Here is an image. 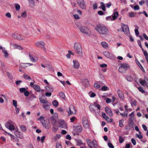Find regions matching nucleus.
Masks as SVG:
<instances>
[{"label":"nucleus","instance_id":"20","mask_svg":"<svg viewBox=\"0 0 148 148\" xmlns=\"http://www.w3.org/2000/svg\"><path fill=\"white\" fill-rule=\"evenodd\" d=\"M73 68L75 69H78L79 66V62L76 60H74L73 61Z\"/></svg>","mask_w":148,"mask_h":148},{"label":"nucleus","instance_id":"31","mask_svg":"<svg viewBox=\"0 0 148 148\" xmlns=\"http://www.w3.org/2000/svg\"><path fill=\"white\" fill-rule=\"evenodd\" d=\"M118 16V13L117 12H116L112 14V18L114 20L116 19Z\"/></svg>","mask_w":148,"mask_h":148},{"label":"nucleus","instance_id":"21","mask_svg":"<svg viewBox=\"0 0 148 148\" xmlns=\"http://www.w3.org/2000/svg\"><path fill=\"white\" fill-rule=\"evenodd\" d=\"M117 92L119 97L121 99H123L124 98V96L122 91L119 89L117 90Z\"/></svg>","mask_w":148,"mask_h":148},{"label":"nucleus","instance_id":"22","mask_svg":"<svg viewBox=\"0 0 148 148\" xmlns=\"http://www.w3.org/2000/svg\"><path fill=\"white\" fill-rule=\"evenodd\" d=\"M89 109L92 112H95L96 106L95 103H94L93 104H90L89 106Z\"/></svg>","mask_w":148,"mask_h":148},{"label":"nucleus","instance_id":"14","mask_svg":"<svg viewBox=\"0 0 148 148\" xmlns=\"http://www.w3.org/2000/svg\"><path fill=\"white\" fill-rule=\"evenodd\" d=\"M103 55L108 58H111L113 57V55L108 51H105L103 52Z\"/></svg>","mask_w":148,"mask_h":148},{"label":"nucleus","instance_id":"35","mask_svg":"<svg viewBox=\"0 0 148 148\" xmlns=\"http://www.w3.org/2000/svg\"><path fill=\"white\" fill-rule=\"evenodd\" d=\"M105 119L108 122H109V123L112 122L113 121V120L112 118H109L108 116L106 117V119Z\"/></svg>","mask_w":148,"mask_h":148},{"label":"nucleus","instance_id":"42","mask_svg":"<svg viewBox=\"0 0 148 148\" xmlns=\"http://www.w3.org/2000/svg\"><path fill=\"white\" fill-rule=\"evenodd\" d=\"M124 140V139L123 137L121 136H119V142L120 143H122Z\"/></svg>","mask_w":148,"mask_h":148},{"label":"nucleus","instance_id":"57","mask_svg":"<svg viewBox=\"0 0 148 148\" xmlns=\"http://www.w3.org/2000/svg\"><path fill=\"white\" fill-rule=\"evenodd\" d=\"M56 148H62L61 145L59 143H56Z\"/></svg>","mask_w":148,"mask_h":148},{"label":"nucleus","instance_id":"9","mask_svg":"<svg viewBox=\"0 0 148 148\" xmlns=\"http://www.w3.org/2000/svg\"><path fill=\"white\" fill-rule=\"evenodd\" d=\"M74 130L73 132H74V135L78 134L82 132V128L81 126H77L74 127Z\"/></svg>","mask_w":148,"mask_h":148},{"label":"nucleus","instance_id":"41","mask_svg":"<svg viewBox=\"0 0 148 148\" xmlns=\"http://www.w3.org/2000/svg\"><path fill=\"white\" fill-rule=\"evenodd\" d=\"M139 133L140 134H136V136L138 137L140 139H141L143 138V136L142 134H141V133L140 131H139Z\"/></svg>","mask_w":148,"mask_h":148},{"label":"nucleus","instance_id":"33","mask_svg":"<svg viewBox=\"0 0 148 148\" xmlns=\"http://www.w3.org/2000/svg\"><path fill=\"white\" fill-rule=\"evenodd\" d=\"M20 128L23 132H25L26 131V128L23 125H21L20 126Z\"/></svg>","mask_w":148,"mask_h":148},{"label":"nucleus","instance_id":"36","mask_svg":"<svg viewBox=\"0 0 148 148\" xmlns=\"http://www.w3.org/2000/svg\"><path fill=\"white\" fill-rule=\"evenodd\" d=\"M59 95L63 99H65V94L64 93L62 92H61L59 93Z\"/></svg>","mask_w":148,"mask_h":148},{"label":"nucleus","instance_id":"19","mask_svg":"<svg viewBox=\"0 0 148 148\" xmlns=\"http://www.w3.org/2000/svg\"><path fill=\"white\" fill-rule=\"evenodd\" d=\"M82 82L84 86L87 87L89 85V83L88 80L87 79H83L82 80Z\"/></svg>","mask_w":148,"mask_h":148},{"label":"nucleus","instance_id":"37","mask_svg":"<svg viewBox=\"0 0 148 148\" xmlns=\"http://www.w3.org/2000/svg\"><path fill=\"white\" fill-rule=\"evenodd\" d=\"M143 53L145 56V58L146 59L147 62H148V54L147 51H144Z\"/></svg>","mask_w":148,"mask_h":148},{"label":"nucleus","instance_id":"17","mask_svg":"<svg viewBox=\"0 0 148 148\" xmlns=\"http://www.w3.org/2000/svg\"><path fill=\"white\" fill-rule=\"evenodd\" d=\"M60 126L64 129H66L67 127V125L65 122L63 121H61L59 122Z\"/></svg>","mask_w":148,"mask_h":148},{"label":"nucleus","instance_id":"49","mask_svg":"<svg viewBox=\"0 0 148 148\" xmlns=\"http://www.w3.org/2000/svg\"><path fill=\"white\" fill-rule=\"evenodd\" d=\"M51 95V92H47L45 93V95L46 97H50Z\"/></svg>","mask_w":148,"mask_h":148},{"label":"nucleus","instance_id":"54","mask_svg":"<svg viewBox=\"0 0 148 148\" xmlns=\"http://www.w3.org/2000/svg\"><path fill=\"white\" fill-rule=\"evenodd\" d=\"M12 102H13V106L15 107H16L17 106V101L16 100H13L12 101Z\"/></svg>","mask_w":148,"mask_h":148},{"label":"nucleus","instance_id":"26","mask_svg":"<svg viewBox=\"0 0 148 148\" xmlns=\"http://www.w3.org/2000/svg\"><path fill=\"white\" fill-rule=\"evenodd\" d=\"M34 89L37 91L39 92L40 90V87L38 85L36 84L34 85L33 86Z\"/></svg>","mask_w":148,"mask_h":148},{"label":"nucleus","instance_id":"10","mask_svg":"<svg viewBox=\"0 0 148 148\" xmlns=\"http://www.w3.org/2000/svg\"><path fill=\"white\" fill-rule=\"evenodd\" d=\"M77 3L80 8L83 9L86 8V5L84 0H77Z\"/></svg>","mask_w":148,"mask_h":148},{"label":"nucleus","instance_id":"48","mask_svg":"<svg viewBox=\"0 0 148 148\" xmlns=\"http://www.w3.org/2000/svg\"><path fill=\"white\" fill-rule=\"evenodd\" d=\"M14 47L19 50L22 49V47L18 45H15Z\"/></svg>","mask_w":148,"mask_h":148},{"label":"nucleus","instance_id":"59","mask_svg":"<svg viewBox=\"0 0 148 148\" xmlns=\"http://www.w3.org/2000/svg\"><path fill=\"white\" fill-rule=\"evenodd\" d=\"M26 89L25 88H20L19 89V90L20 92H25L26 91Z\"/></svg>","mask_w":148,"mask_h":148},{"label":"nucleus","instance_id":"62","mask_svg":"<svg viewBox=\"0 0 148 148\" xmlns=\"http://www.w3.org/2000/svg\"><path fill=\"white\" fill-rule=\"evenodd\" d=\"M105 5L107 8H109L111 6V4L110 2H109L108 3L106 4Z\"/></svg>","mask_w":148,"mask_h":148},{"label":"nucleus","instance_id":"40","mask_svg":"<svg viewBox=\"0 0 148 148\" xmlns=\"http://www.w3.org/2000/svg\"><path fill=\"white\" fill-rule=\"evenodd\" d=\"M23 76L25 79H28L29 80H32L31 78L27 75L24 74L23 75Z\"/></svg>","mask_w":148,"mask_h":148},{"label":"nucleus","instance_id":"30","mask_svg":"<svg viewBox=\"0 0 148 148\" xmlns=\"http://www.w3.org/2000/svg\"><path fill=\"white\" fill-rule=\"evenodd\" d=\"M40 100L41 103L44 104H46L48 102L46 98H45V99H43L41 98L40 99Z\"/></svg>","mask_w":148,"mask_h":148},{"label":"nucleus","instance_id":"47","mask_svg":"<svg viewBox=\"0 0 148 148\" xmlns=\"http://www.w3.org/2000/svg\"><path fill=\"white\" fill-rule=\"evenodd\" d=\"M106 19L108 21H112L114 20V19L112 18V16H111L106 17Z\"/></svg>","mask_w":148,"mask_h":148},{"label":"nucleus","instance_id":"3","mask_svg":"<svg viewBox=\"0 0 148 148\" xmlns=\"http://www.w3.org/2000/svg\"><path fill=\"white\" fill-rule=\"evenodd\" d=\"M74 48L77 54L81 56L82 54V49L81 44L78 42H76L74 44Z\"/></svg>","mask_w":148,"mask_h":148},{"label":"nucleus","instance_id":"24","mask_svg":"<svg viewBox=\"0 0 148 148\" xmlns=\"http://www.w3.org/2000/svg\"><path fill=\"white\" fill-rule=\"evenodd\" d=\"M102 83L99 82L98 83H95L94 85V86L95 88H100L101 86Z\"/></svg>","mask_w":148,"mask_h":148},{"label":"nucleus","instance_id":"27","mask_svg":"<svg viewBox=\"0 0 148 148\" xmlns=\"http://www.w3.org/2000/svg\"><path fill=\"white\" fill-rule=\"evenodd\" d=\"M2 52L4 54V56L5 58H7L8 57L9 54L5 49H4L3 51H2Z\"/></svg>","mask_w":148,"mask_h":148},{"label":"nucleus","instance_id":"45","mask_svg":"<svg viewBox=\"0 0 148 148\" xmlns=\"http://www.w3.org/2000/svg\"><path fill=\"white\" fill-rule=\"evenodd\" d=\"M92 144H93V145L94 148L96 147L97 146V145L96 143V141L95 140H92Z\"/></svg>","mask_w":148,"mask_h":148},{"label":"nucleus","instance_id":"4","mask_svg":"<svg viewBox=\"0 0 148 148\" xmlns=\"http://www.w3.org/2000/svg\"><path fill=\"white\" fill-rule=\"evenodd\" d=\"M120 65L119 71L121 73H124L129 68V65L126 63L120 64Z\"/></svg>","mask_w":148,"mask_h":148},{"label":"nucleus","instance_id":"50","mask_svg":"<svg viewBox=\"0 0 148 148\" xmlns=\"http://www.w3.org/2000/svg\"><path fill=\"white\" fill-rule=\"evenodd\" d=\"M127 79L128 81L130 82L132 81L133 80V78L131 76H129L127 77Z\"/></svg>","mask_w":148,"mask_h":148},{"label":"nucleus","instance_id":"51","mask_svg":"<svg viewBox=\"0 0 148 148\" xmlns=\"http://www.w3.org/2000/svg\"><path fill=\"white\" fill-rule=\"evenodd\" d=\"M138 89L142 93H144L145 92V91L143 90L142 88L141 87H139L138 88Z\"/></svg>","mask_w":148,"mask_h":148},{"label":"nucleus","instance_id":"58","mask_svg":"<svg viewBox=\"0 0 148 148\" xmlns=\"http://www.w3.org/2000/svg\"><path fill=\"white\" fill-rule=\"evenodd\" d=\"M131 142L134 145H135L136 144V141L134 138H132V139Z\"/></svg>","mask_w":148,"mask_h":148},{"label":"nucleus","instance_id":"8","mask_svg":"<svg viewBox=\"0 0 148 148\" xmlns=\"http://www.w3.org/2000/svg\"><path fill=\"white\" fill-rule=\"evenodd\" d=\"M77 27L80 32L82 33L86 34H88V29L86 26H79Z\"/></svg>","mask_w":148,"mask_h":148},{"label":"nucleus","instance_id":"6","mask_svg":"<svg viewBox=\"0 0 148 148\" xmlns=\"http://www.w3.org/2000/svg\"><path fill=\"white\" fill-rule=\"evenodd\" d=\"M69 115H70L72 114H75L76 112V110L74 106L71 105L69 107L66 109Z\"/></svg>","mask_w":148,"mask_h":148},{"label":"nucleus","instance_id":"12","mask_svg":"<svg viewBox=\"0 0 148 148\" xmlns=\"http://www.w3.org/2000/svg\"><path fill=\"white\" fill-rule=\"evenodd\" d=\"M83 124L84 127L86 128H88L89 126L88 122L86 118H84L82 120Z\"/></svg>","mask_w":148,"mask_h":148},{"label":"nucleus","instance_id":"44","mask_svg":"<svg viewBox=\"0 0 148 148\" xmlns=\"http://www.w3.org/2000/svg\"><path fill=\"white\" fill-rule=\"evenodd\" d=\"M12 137H11L13 140L16 142H18L19 141V140L17 138L15 137L14 135L12 136Z\"/></svg>","mask_w":148,"mask_h":148},{"label":"nucleus","instance_id":"11","mask_svg":"<svg viewBox=\"0 0 148 148\" xmlns=\"http://www.w3.org/2000/svg\"><path fill=\"white\" fill-rule=\"evenodd\" d=\"M139 82L142 86H144L145 84L148 89V79L147 77H145L144 80L140 79H139Z\"/></svg>","mask_w":148,"mask_h":148},{"label":"nucleus","instance_id":"38","mask_svg":"<svg viewBox=\"0 0 148 148\" xmlns=\"http://www.w3.org/2000/svg\"><path fill=\"white\" fill-rule=\"evenodd\" d=\"M138 63H137V64L138 66H139V67H140V69H141V70H142L144 73H145V71L144 70L142 66V65L140 64L139 62L138 61Z\"/></svg>","mask_w":148,"mask_h":148},{"label":"nucleus","instance_id":"18","mask_svg":"<svg viewBox=\"0 0 148 148\" xmlns=\"http://www.w3.org/2000/svg\"><path fill=\"white\" fill-rule=\"evenodd\" d=\"M42 125L45 128L47 129H49L51 127V125L50 124L47 122L46 121L44 122L43 123H42Z\"/></svg>","mask_w":148,"mask_h":148},{"label":"nucleus","instance_id":"32","mask_svg":"<svg viewBox=\"0 0 148 148\" xmlns=\"http://www.w3.org/2000/svg\"><path fill=\"white\" fill-rule=\"evenodd\" d=\"M37 120L40 121L42 123L45 121L44 120V117L42 116H40L39 118L37 119Z\"/></svg>","mask_w":148,"mask_h":148},{"label":"nucleus","instance_id":"52","mask_svg":"<svg viewBox=\"0 0 148 148\" xmlns=\"http://www.w3.org/2000/svg\"><path fill=\"white\" fill-rule=\"evenodd\" d=\"M123 120H120L119 121V126L121 127H123Z\"/></svg>","mask_w":148,"mask_h":148},{"label":"nucleus","instance_id":"13","mask_svg":"<svg viewBox=\"0 0 148 148\" xmlns=\"http://www.w3.org/2000/svg\"><path fill=\"white\" fill-rule=\"evenodd\" d=\"M12 36L13 38L17 39H23V38H21V35L20 34H19L17 33H15L14 34H12Z\"/></svg>","mask_w":148,"mask_h":148},{"label":"nucleus","instance_id":"53","mask_svg":"<svg viewBox=\"0 0 148 148\" xmlns=\"http://www.w3.org/2000/svg\"><path fill=\"white\" fill-rule=\"evenodd\" d=\"M131 104L132 106H136V102L135 100H134L132 102H131Z\"/></svg>","mask_w":148,"mask_h":148},{"label":"nucleus","instance_id":"56","mask_svg":"<svg viewBox=\"0 0 148 148\" xmlns=\"http://www.w3.org/2000/svg\"><path fill=\"white\" fill-rule=\"evenodd\" d=\"M108 88L107 86H103L102 87L101 89L102 90L105 91H106V90H107Z\"/></svg>","mask_w":148,"mask_h":148},{"label":"nucleus","instance_id":"29","mask_svg":"<svg viewBox=\"0 0 148 148\" xmlns=\"http://www.w3.org/2000/svg\"><path fill=\"white\" fill-rule=\"evenodd\" d=\"M86 141L88 146L90 148H92V142L91 141L88 139H87L86 140Z\"/></svg>","mask_w":148,"mask_h":148},{"label":"nucleus","instance_id":"39","mask_svg":"<svg viewBox=\"0 0 148 148\" xmlns=\"http://www.w3.org/2000/svg\"><path fill=\"white\" fill-rule=\"evenodd\" d=\"M101 6L102 8V10L103 11H105L106 10V9H105V5L102 2H101Z\"/></svg>","mask_w":148,"mask_h":148},{"label":"nucleus","instance_id":"1","mask_svg":"<svg viewBox=\"0 0 148 148\" xmlns=\"http://www.w3.org/2000/svg\"><path fill=\"white\" fill-rule=\"evenodd\" d=\"M12 124V121L11 120H9L5 123V126L7 128L10 130H15L14 132V134L17 137L21 139L23 138V136L22 133L18 131V128L17 127L15 128L14 126Z\"/></svg>","mask_w":148,"mask_h":148},{"label":"nucleus","instance_id":"63","mask_svg":"<svg viewBox=\"0 0 148 148\" xmlns=\"http://www.w3.org/2000/svg\"><path fill=\"white\" fill-rule=\"evenodd\" d=\"M108 145L109 147L110 148H114V147L112 144L111 143H109L108 144Z\"/></svg>","mask_w":148,"mask_h":148},{"label":"nucleus","instance_id":"23","mask_svg":"<svg viewBox=\"0 0 148 148\" xmlns=\"http://www.w3.org/2000/svg\"><path fill=\"white\" fill-rule=\"evenodd\" d=\"M101 45L104 48L107 49L108 48V44L104 42L103 41L101 42Z\"/></svg>","mask_w":148,"mask_h":148},{"label":"nucleus","instance_id":"55","mask_svg":"<svg viewBox=\"0 0 148 148\" xmlns=\"http://www.w3.org/2000/svg\"><path fill=\"white\" fill-rule=\"evenodd\" d=\"M129 16L130 17H133L134 16V13L133 12H131L129 13Z\"/></svg>","mask_w":148,"mask_h":148},{"label":"nucleus","instance_id":"43","mask_svg":"<svg viewBox=\"0 0 148 148\" xmlns=\"http://www.w3.org/2000/svg\"><path fill=\"white\" fill-rule=\"evenodd\" d=\"M20 66L22 68H25V67H27L28 66L27 65V63H22L21 64Z\"/></svg>","mask_w":148,"mask_h":148},{"label":"nucleus","instance_id":"60","mask_svg":"<svg viewBox=\"0 0 148 148\" xmlns=\"http://www.w3.org/2000/svg\"><path fill=\"white\" fill-rule=\"evenodd\" d=\"M5 16L9 18H11V15L9 12H8L5 14Z\"/></svg>","mask_w":148,"mask_h":148},{"label":"nucleus","instance_id":"7","mask_svg":"<svg viewBox=\"0 0 148 148\" xmlns=\"http://www.w3.org/2000/svg\"><path fill=\"white\" fill-rule=\"evenodd\" d=\"M45 43L42 41H38L36 42L35 45L36 47L41 48L45 51H46V49L45 47Z\"/></svg>","mask_w":148,"mask_h":148},{"label":"nucleus","instance_id":"2","mask_svg":"<svg viewBox=\"0 0 148 148\" xmlns=\"http://www.w3.org/2000/svg\"><path fill=\"white\" fill-rule=\"evenodd\" d=\"M95 29L100 34L106 36L108 35L109 31L107 27L103 25H98L95 27Z\"/></svg>","mask_w":148,"mask_h":148},{"label":"nucleus","instance_id":"25","mask_svg":"<svg viewBox=\"0 0 148 148\" xmlns=\"http://www.w3.org/2000/svg\"><path fill=\"white\" fill-rule=\"evenodd\" d=\"M29 5L32 7H33L35 5V0H28Z\"/></svg>","mask_w":148,"mask_h":148},{"label":"nucleus","instance_id":"46","mask_svg":"<svg viewBox=\"0 0 148 148\" xmlns=\"http://www.w3.org/2000/svg\"><path fill=\"white\" fill-rule=\"evenodd\" d=\"M15 8L17 11H18L19 10L20 8V5L17 3L15 4Z\"/></svg>","mask_w":148,"mask_h":148},{"label":"nucleus","instance_id":"61","mask_svg":"<svg viewBox=\"0 0 148 148\" xmlns=\"http://www.w3.org/2000/svg\"><path fill=\"white\" fill-rule=\"evenodd\" d=\"M133 8L134 10H137L139 9V7L138 5H136L134 6V7Z\"/></svg>","mask_w":148,"mask_h":148},{"label":"nucleus","instance_id":"28","mask_svg":"<svg viewBox=\"0 0 148 148\" xmlns=\"http://www.w3.org/2000/svg\"><path fill=\"white\" fill-rule=\"evenodd\" d=\"M29 57L30 60L33 62H36L38 60L37 58H33L32 56L30 54H29Z\"/></svg>","mask_w":148,"mask_h":148},{"label":"nucleus","instance_id":"16","mask_svg":"<svg viewBox=\"0 0 148 148\" xmlns=\"http://www.w3.org/2000/svg\"><path fill=\"white\" fill-rule=\"evenodd\" d=\"M105 110L107 114L109 116H113V113L112 111L110 108L108 107H106L105 108Z\"/></svg>","mask_w":148,"mask_h":148},{"label":"nucleus","instance_id":"64","mask_svg":"<svg viewBox=\"0 0 148 148\" xmlns=\"http://www.w3.org/2000/svg\"><path fill=\"white\" fill-rule=\"evenodd\" d=\"M24 94L25 96H28L29 95V93L26 90Z\"/></svg>","mask_w":148,"mask_h":148},{"label":"nucleus","instance_id":"34","mask_svg":"<svg viewBox=\"0 0 148 148\" xmlns=\"http://www.w3.org/2000/svg\"><path fill=\"white\" fill-rule=\"evenodd\" d=\"M52 104L55 107H57L58 106V103L57 100H55L53 101Z\"/></svg>","mask_w":148,"mask_h":148},{"label":"nucleus","instance_id":"15","mask_svg":"<svg viewBox=\"0 0 148 148\" xmlns=\"http://www.w3.org/2000/svg\"><path fill=\"white\" fill-rule=\"evenodd\" d=\"M45 89L46 91L48 92H52L53 90V88L52 86L50 85H48L45 87Z\"/></svg>","mask_w":148,"mask_h":148},{"label":"nucleus","instance_id":"5","mask_svg":"<svg viewBox=\"0 0 148 148\" xmlns=\"http://www.w3.org/2000/svg\"><path fill=\"white\" fill-rule=\"evenodd\" d=\"M121 26L123 32L124 34L127 36H129L130 33L128 26L126 25H125L123 23H121Z\"/></svg>","mask_w":148,"mask_h":148}]
</instances>
